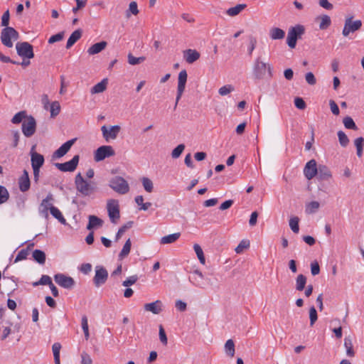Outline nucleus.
I'll use <instances>...</instances> for the list:
<instances>
[{
    "instance_id": "nucleus-27",
    "label": "nucleus",
    "mask_w": 364,
    "mask_h": 364,
    "mask_svg": "<svg viewBox=\"0 0 364 364\" xmlns=\"http://www.w3.org/2000/svg\"><path fill=\"white\" fill-rule=\"evenodd\" d=\"M269 36L272 40H282L285 36V32L282 28L273 27L269 30Z\"/></svg>"
},
{
    "instance_id": "nucleus-21",
    "label": "nucleus",
    "mask_w": 364,
    "mask_h": 364,
    "mask_svg": "<svg viewBox=\"0 0 364 364\" xmlns=\"http://www.w3.org/2000/svg\"><path fill=\"white\" fill-rule=\"evenodd\" d=\"M200 54L194 49H187L183 51V58L188 64H192L200 58Z\"/></svg>"
},
{
    "instance_id": "nucleus-14",
    "label": "nucleus",
    "mask_w": 364,
    "mask_h": 364,
    "mask_svg": "<svg viewBox=\"0 0 364 364\" xmlns=\"http://www.w3.org/2000/svg\"><path fill=\"white\" fill-rule=\"evenodd\" d=\"M54 280L59 286L68 289H72L75 284V280L71 277L61 273L56 274L54 276Z\"/></svg>"
},
{
    "instance_id": "nucleus-18",
    "label": "nucleus",
    "mask_w": 364,
    "mask_h": 364,
    "mask_svg": "<svg viewBox=\"0 0 364 364\" xmlns=\"http://www.w3.org/2000/svg\"><path fill=\"white\" fill-rule=\"evenodd\" d=\"M75 141H76V139H72L70 140L67 141L63 144H62L53 153V157H55V158L63 157L64 155H65L69 151V150L70 149L71 146L73 145V144L75 143Z\"/></svg>"
},
{
    "instance_id": "nucleus-36",
    "label": "nucleus",
    "mask_w": 364,
    "mask_h": 364,
    "mask_svg": "<svg viewBox=\"0 0 364 364\" xmlns=\"http://www.w3.org/2000/svg\"><path fill=\"white\" fill-rule=\"evenodd\" d=\"M306 284V277L304 274H299L296 279V289L303 291Z\"/></svg>"
},
{
    "instance_id": "nucleus-26",
    "label": "nucleus",
    "mask_w": 364,
    "mask_h": 364,
    "mask_svg": "<svg viewBox=\"0 0 364 364\" xmlns=\"http://www.w3.org/2000/svg\"><path fill=\"white\" fill-rule=\"evenodd\" d=\"M82 33V30L80 28L73 32L67 41L66 48H71L81 38Z\"/></svg>"
},
{
    "instance_id": "nucleus-43",
    "label": "nucleus",
    "mask_w": 364,
    "mask_h": 364,
    "mask_svg": "<svg viewBox=\"0 0 364 364\" xmlns=\"http://www.w3.org/2000/svg\"><path fill=\"white\" fill-rule=\"evenodd\" d=\"M128 63L132 65H135L143 63L146 58L144 56L136 58L132 53L128 54Z\"/></svg>"
},
{
    "instance_id": "nucleus-55",
    "label": "nucleus",
    "mask_w": 364,
    "mask_h": 364,
    "mask_svg": "<svg viewBox=\"0 0 364 364\" xmlns=\"http://www.w3.org/2000/svg\"><path fill=\"white\" fill-rule=\"evenodd\" d=\"M138 279H139V277L136 274L130 276L129 277H128L126 280H124L122 282V285L124 287H129L134 284L137 282Z\"/></svg>"
},
{
    "instance_id": "nucleus-57",
    "label": "nucleus",
    "mask_w": 364,
    "mask_h": 364,
    "mask_svg": "<svg viewBox=\"0 0 364 364\" xmlns=\"http://www.w3.org/2000/svg\"><path fill=\"white\" fill-rule=\"evenodd\" d=\"M28 255V249H22L20 250L18 253V255L16 257L15 262L21 261L23 259H26L27 256Z\"/></svg>"
},
{
    "instance_id": "nucleus-40",
    "label": "nucleus",
    "mask_w": 364,
    "mask_h": 364,
    "mask_svg": "<svg viewBox=\"0 0 364 364\" xmlns=\"http://www.w3.org/2000/svg\"><path fill=\"white\" fill-rule=\"evenodd\" d=\"M49 108H50V117L52 118L55 117L57 115L59 114V113L60 112V105L59 102H58V101L53 102L50 105Z\"/></svg>"
},
{
    "instance_id": "nucleus-54",
    "label": "nucleus",
    "mask_w": 364,
    "mask_h": 364,
    "mask_svg": "<svg viewBox=\"0 0 364 364\" xmlns=\"http://www.w3.org/2000/svg\"><path fill=\"white\" fill-rule=\"evenodd\" d=\"M309 318H310V325L311 326H313L314 324L315 323V322L318 319L317 311L314 306H311L309 309Z\"/></svg>"
},
{
    "instance_id": "nucleus-9",
    "label": "nucleus",
    "mask_w": 364,
    "mask_h": 364,
    "mask_svg": "<svg viewBox=\"0 0 364 364\" xmlns=\"http://www.w3.org/2000/svg\"><path fill=\"white\" fill-rule=\"evenodd\" d=\"M22 132L26 137L33 136L36 129V122L33 117L28 116L22 122Z\"/></svg>"
},
{
    "instance_id": "nucleus-32",
    "label": "nucleus",
    "mask_w": 364,
    "mask_h": 364,
    "mask_svg": "<svg viewBox=\"0 0 364 364\" xmlns=\"http://www.w3.org/2000/svg\"><path fill=\"white\" fill-rule=\"evenodd\" d=\"M247 7L245 4H237L234 7L228 9L226 14L230 16H235L239 14L243 9Z\"/></svg>"
},
{
    "instance_id": "nucleus-29",
    "label": "nucleus",
    "mask_w": 364,
    "mask_h": 364,
    "mask_svg": "<svg viewBox=\"0 0 364 364\" xmlns=\"http://www.w3.org/2000/svg\"><path fill=\"white\" fill-rule=\"evenodd\" d=\"M107 79L105 78L101 82L97 83L91 89L92 94L100 93L104 92L107 88Z\"/></svg>"
},
{
    "instance_id": "nucleus-61",
    "label": "nucleus",
    "mask_w": 364,
    "mask_h": 364,
    "mask_svg": "<svg viewBox=\"0 0 364 364\" xmlns=\"http://www.w3.org/2000/svg\"><path fill=\"white\" fill-rule=\"evenodd\" d=\"M305 80L310 85H314L316 83V79L311 72H309L305 75Z\"/></svg>"
},
{
    "instance_id": "nucleus-47",
    "label": "nucleus",
    "mask_w": 364,
    "mask_h": 364,
    "mask_svg": "<svg viewBox=\"0 0 364 364\" xmlns=\"http://www.w3.org/2000/svg\"><path fill=\"white\" fill-rule=\"evenodd\" d=\"M81 325H82V328L84 334H85V338L86 340H88L89 337H90V333H89L87 318L86 316H83L82 317Z\"/></svg>"
},
{
    "instance_id": "nucleus-48",
    "label": "nucleus",
    "mask_w": 364,
    "mask_h": 364,
    "mask_svg": "<svg viewBox=\"0 0 364 364\" xmlns=\"http://www.w3.org/2000/svg\"><path fill=\"white\" fill-rule=\"evenodd\" d=\"M9 198V191L4 186H0V204L6 203Z\"/></svg>"
},
{
    "instance_id": "nucleus-30",
    "label": "nucleus",
    "mask_w": 364,
    "mask_h": 364,
    "mask_svg": "<svg viewBox=\"0 0 364 364\" xmlns=\"http://www.w3.org/2000/svg\"><path fill=\"white\" fill-rule=\"evenodd\" d=\"M50 214L55 218H56L60 223L64 224V225L66 224V220L64 218L61 212L60 211V210L58 208H56L53 205H50Z\"/></svg>"
},
{
    "instance_id": "nucleus-31",
    "label": "nucleus",
    "mask_w": 364,
    "mask_h": 364,
    "mask_svg": "<svg viewBox=\"0 0 364 364\" xmlns=\"http://www.w3.org/2000/svg\"><path fill=\"white\" fill-rule=\"evenodd\" d=\"M132 242L130 238H129L124 243L122 250L119 252L118 255V258L119 260H122L124 257H126L130 252L131 250Z\"/></svg>"
},
{
    "instance_id": "nucleus-25",
    "label": "nucleus",
    "mask_w": 364,
    "mask_h": 364,
    "mask_svg": "<svg viewBox=\"0 0 364 364\" xmlns=\"http://www.w3.org/2000/svg\"><path fill=\"white\" fill-rule=\"evenodd\" d=\"M107 45V43L106 41H100L99 43H96L88 48L87 53L89 55L97 54L106 48Z\"/></svg>"
},
{
    "instance_id": "nucleus-38",
    "label": "nucleus",
    "mask_w": 364,
    "mask_h": 364,
    "mask_svg": "<svg viewBox=\"0 0 364 364\" xmlns=\"http://www.w3.org/2000/svg\"><path fill=\"white\" fill-rule=\"evenodd\" d=\"M225 351L226 354L231 358L235 355V343L232 339H229L226 341L225 344Z\"/></svg>"
},
{
    "instance_id": "nucleus-16",
    "label": "nucleus",
    "mask_w": 364,
    "mask_h": 364,
    "mask_svg": "<svg viewBox=\"0 0 364 364\" xmlns=\"http://www.w3.org/2000/svg\"><path fill=\"white\" fill-rule=\"evenodd\" d=\"M121 127L119 125L112 126L109 130L107 129L105 125L101 127L103 137L108 141L109 139H115L119 133Z\"/></svg>"
},
{
    "instance_id": "nucleus-39",
    "label": "nucleus",
    "mask_w": 364,
    "mask_h": 364,
    "mask_svg": "<svg viewBox=\"0 0 364 364\" xmlns=\"http://www.w3.org/2000/svg\"><path fill=\"white\" fill-rule=\"evenodd\" d=\"M134 222L133 221H128L126 224L122 225L117 231L116 235H115V241H118L122 235L129 228H131L133 226Z\"/></svg>"
},
{
    "instance_id": "nucleus-1",
    "label": "nucleus",
    "mask_w": 364,
    "mask_h": 364,
    "mask_svg": "<svg viewBox=\"0 0 364 364\" xmlns=\"http://www.w3.org/2000/svg\"><path fill=\"white\" fill-rule=\"evenodd\" d=\"M75 184L77 191L82 196L90 197L97 190V184L93 181H87L80 173L75 176Z\"/></svg>"
},
{
    "instance_id": "nucleus-5",
    "label": "nucleus",
    "mask_w": 364,
    "mask_h": 364,
    "mask_svg": "<svg viewBox=\"0 0 364 364\" xmlns=\"http://www.w3.org/2000/svg\"><path fill=\"white\" fill-rule=\"evenodd\" d=\"M109 186L119 194H126L129 191L127 181L121 176H114L109 180Z\"/></svg>"
},
{
    "instance_id": "nucleus-6",
    "label": "nucleus",
    "mask_w": 364,
    "mask_h": 364,
    "mask_svg": "<svg viewBox=\"0 0 364 364\" xmlns=\"http://www.w3.org/2000/svg\"><path fill=\"white\" fill-rule=\"evenodd\" d=\"M353 16H348L345 19V23L343 28L342 34L347 37L350 33H354L360 29L362 27L361 20L353 21Z\"/></svg>"
},
{
    "instance_id": "nucleus-42",
    "label": "nucleus",
    "mask_w": 364,
    "mask_h": 364,
    "mask_svg": "<svg viewBox=\"0 0 364 364\" xmlns=\"http://www.w3.org/2000/svg\"><path fill=\"white\" fill-rule=\"evenodd\" d=\"M343 124L346 129L357 130L358 127L356 126L355 122L350 117H346L343 120Z\"/></svg>"
},
{
    "instance_id": "nucleus-22",
    "label": "nucleus",
    "mask_w": 364,
    "mask_h": 364,
    "mask_svg": "<svg viewBox=\"0 0 364 364\" xmlns=\"http://www.w3.org/2000/svg\"><path fill=\"white\" fill-rule=\"evenodd\" d=\"M316 176L318 177V179L321 181L328 180L332 176L331 171L325 165L318 166Z\"/></svg>"
},
{
    "instance_id": "nucleus-49",
    "label": "nucleus",
    "mask_w": 364,
    "mask_h": 364,
    "mask_svg": "<svg viewBox=\"0 0 364 364\" xmlns=\"http://www.w3.org/2000/svg\"><path fill=\"white\" fill-rule=\"evenodd\" d=\"M338 137L341 146L346 147L348 144L349 139L343 131L338 132Z\"/></svg>"
},
{
    "instance_id": "nucleus-60",
    "label": "nucleus",
    "mask_w": 364,
    "mask_h": 364,
    "mask_svg": "<svg viewBox=\"0 0 364 364\" xmlns=\"http://www.w3.org/2000/svg\"><path fill=\"white\" fill-rule=\"evenodd\" d=\"M128 12L132 13L134 15H137L139 14V10L137 8V4L135 1H132L129 6V10L127 11V16H129V14Z\"/></svg>"
},
{
    "instance_id": "nucleus-58",
    "label": "nucleus",
    "mask_w": 364,
    "mask_h": 364,
    "mask_svg": "<svg viewBox=\"0 0 364 364\" xmlns=\"http://www.w3.org/2000/svg\"><path fill=\"white\" fill-rule=\"evenodd\" d=\"M63 37H64V32L63 31L59 32L57 34L52 36L48 39V43L52 44L55 42L60 41L63 38Z\"/></svg>"
},
{
    "instance_id": "nucleus-35",
    "label": "nucleus",
    "mask_w": 364,
    "mask_h": 364,
    "mask_svg": "<svg viewBox=\"0 0 364 364\" xmlns=\"http://www.w3.org/2000/svg\"><path fill=\"white\" fill-rule=\"evenodd\" d=\"M33 257L40 264H43L46 262V254L40 250H35L33 252Z\"/></svg>"
},
{
    "instance_id": "nucleus-63",
    "label": "nucleus",
    "mask_w": 364,
    "mask_h": 364,
    "mask_svg": "<svg viewBox=\"0 0 364 364\" xmlns=\"http://www.w3.org/2000/svg\"><path fill=\"white\" fill-rule=\"evenodd\" d=\"M81 364H92V360L90 355L85 351L81 353Z\"/></svg>"
},
{
    "instance_id": "nucleus-37",
    "label": "nucleus",
    "mask_w": 364,
    "mask_h": 364,
    "mask_svg": "<svg viewBox=\"0 0 364 364\" xmlns=\"http://www.w3.org/2000/svg\"><path fill=\"white\" fill-rule=\"evenodd\" d=\"M317 19L321 20L319 24V28L321 30H326L330 26L331 23V18L328 15H322L321 16H318Z\"/></svg>"
},
{
    "instance_id": "nucleus-8",
    "label": "nucleus",
    "mask_w": 364,
    "mask_h": 364,
    "mask_svg": "<svg viewBox=\"0 0 364 364\" xmlns=\"http://www.w3.org/2000/svg\"><path fill=\"white\" fill-rule=\"evenodd\" d=\"M107 209L109 218L112 223H117L120 218L118 201L114 199L108 200Z\"/></svg>"
},
{
    "instance_id": "nucleus-2",
    "label": "nucleus",
    "mask_w": 364,
    "mask_h": 364,
    "mask_svg": "<svg viewBox=\"0 0 364 364\" xmlns=\"http://www.w3.org/2000/svg\"><path fill=\"white\" fill-rule=\"evenodd\" d=\"M268 73L269 77H272V68L270 65L267 64L260 60V57H258L253 65V75L257 80H261L264 78L266 73Z\"/></svg>"
},
{
    "instance_id": "nucleus-53",
    "label": "nucleus",
    "mask_w": 364,
    "mask_h": 364,
    "mask_svg": "<svg viewBox=\"0 0 364 364\" xmlns=\"http://www.w3.org/2000/svg\"><path fill=\"white\" fill-rule=\"evenodd\" d=\"M26 198L23 196H20L16 198V205L19 210H23L26 208Z\"/></svg>"
},
{
    "instance_id": "nucleus-52",
    "label": "nucleus",
    "mask_w": 364,
    "mask_h": 364,
    "mask_svg": "<svg viewBox=\"0 0 364 364\" xmlns=\"http://www.w3.org/2000/svg\"><path fill=\"white\" fill-rule=\"evenodd\" d=\"M185 149V145L181 144L178 145L171 152V156L173 159L178 158Z\"/></svg>"
},
{
    "instance_id": "nucleus-24",
    "label": "nucleus",
    "mask_w": 364,
    "mask_h": 364,
    "mask_svg": "<svg viewBox=\"0 0 364 364\" xmlns=\"http://www.w3.org/2000/svg\"><path fill=\"white\" fill-rule=\"evenodd\" d=\"M87 229L91 230L94 228H100L103 225V220L96 215H90Z\"/></svg>"
},
{
    "instance_id": "nucleus-12",
    "label": "nucleus",
    "mask_w": 364,
    "mask_h": 364,
    "mask_svg": "<svg viewBox=\"0 0 364 364\" xmlns=\"http://www.w3.org/2000/svg\"><path fill=\"white\" fill-rule=\"evenodd\" d=\"M187 72L186 70H181L178 74V87H177V95L176 99V103L174 106V109L176 108L178 101L180 100L186 87V84L187 81Z\"/></svg>"
},
{
    "instance_id": "nucleus-64",
    "label": "nucleus",
    "mask_w": 364,
    "mask_h": 364,
    "mask_svg": "<svg viewBox=\"0 0 364 364\" xmlns=\"http://www.w3.org/2000/svg\"><path fill=\"white\" fill-rule=\"evenodd\" d=\"M294 105L299 109H304L306 107V102L301 97H296L294 99Z\"/></svg>"
},
{
    "instance_id": "nucleus-59",
    "label": "nucleus",
    "mask_w": 364,
    "mask_h": 364,
    "mask_svg": "<svg viewBox=\"0 0 364 364\" xmlns=\"http://www.w3.org/2000/svg\"><path fill=\"white\" fill-rule=\"evenodd\" d=\"M250 247V242L246 240H242L237 247L235 248L237 253H241L244 249H247Z\"/></svg>"
},
{
    "instance_id": "nucleus-56",
    "label": "nucleus",
    "mask_w": 364,
    "mask_h": 364,
    "mask_svg": "<svg viewBox=\"0 0 364 364\" xmlns=\"http://www.w3.org/2000/svg\"><path fill=\"white\" fill-rule=\"evenodd\" d=\"M233 90H234V87L232 85H224V86L221 87L218 90V93L220 95L224 96V95H226L230 93Z\"/></svg>"
},
{
    "instance_id": "nucleus-51",
    "label": "nucleus",
    "mask_w": 364,
    "mask_h": 364,
    "mask_svg": "<svg viewBox=\"0 0 364 364\" xmlns=\"http://www.w3.org/2000/svg\"><path fill=\"white\" fill-rule=\"evenodd\" d=\"M320 204L317 201H311L306 205V213L311 214L315 213L319 208Z\"/></svg>"
},
{
    "instance_id": "nucleus-10",
    "label": "nucleus",
    "mask_w": 364,
    "mask_h": 364,
    "mask_svg": "<svg viewBox=\"0 0 364 364\" xmlns=\"http://www.w3.org/2000/svg\"><path fill=\"white\" fill-rule=\"evenodd\" d=\"M79 160V155H75L69 161L65 163H55V166L63 172H73L76 169Z\"/></svg>"
},
{
    "instance_id": "nucleus-7",
    "label": "nucleus",
    "mask_w": 364,
    "mask_h": 364,
    "mask_svg": "<svg viewBox=\"0 0 364 364\" xmlns=\"http://www.w3.org/2000/svg\"><path fill=\"white\" fill-rule=\"evenodd\" d=\"M17 54L23 58L31 59L34 57L33 46L28 42H18L16 45Z\"/></svg>"
},
{
    "instance_id": "nucleus-28",
    "label": "nucleus",
    "mask_w": 364,
    "mask_h": 364,
    "mask_svg": "<svg viewBox=\"0 0 364 364\" xmlns=\"http://www.w3.org/2000/svg\"><path fill=\"white\" fill-rule=\"evenodd\" d=\"M203 279V275L202 272L198 269L195 270L193 272L192 277L189 278V280L196 287L200 288H203L200 280Z\"/></svg>"
},
{
    "instance_id": "nucleus-15",
    "label": "nucleus",
    "mask_w": 364,
    "mask_h": 364,
    "mask_svg": "<svg viewBox=\"0 0 364 364\" xmlns=\"http://www.w3.org/2000/svg\"><path fill=\"white\" fill-rule=\"evenodd\" d=\"M318 172V167L315 159H311L306 163L304 168V174L308 180L314 178Z\"/></svg>"
},
{
    "instance_id": "nucleus-50",
    "label": "nucleus",
    "mask_w": 364,
    "mask_h": 364,
    "mask_svg": "<svg viewBox=\"0 0 364 364\" xmlns=\"http://www.w3.org/2000/svg\"><path fill=\"white\" fill-rule=\"evenodd\" d=\"M299 219L298 217H294L289 220L290 228L295 233H298L299 231Z\"/></svg>"
},
{
    "instance_id": "nucleus-11",
    "label": "nucleus",
    "mask_w": 364,
    "mask_h": 364,
    "mask_svg": "<svg viewBox=\"0 0 364 364\" xmlns=\"http://www.w3.org/2000/svg\"><path fill=\"white\" fill-rule=\"evenodd\" d=\"M114 154V150L111 146L105 145L100 146L95 151L94 159L95 161L99 162L104 160L105 158L112 156Z\"/></svg>"
},
{
    "instance_id": "nucleus-19",
    "label": "nucleus",
    "mask_w": 364,
    "mask_h": 364,
    "mask_svg": "<svg viewBox=\"0 0 364 364\" xmlns=\"http://www.w3.org/2000/svg\"><path fill=\"white\" fill-rule=\"evenodd\" d=\"M144 309L146 311H150L154 314H159L163 311V303L161 300H156L151 303L145 304Z\"/></svg>"
},
{
    "instance_id": "nucleus-41",
    "label": "nucleus",
    "mask_w": 364,
    "mask_h": 364,
    "mask_svg": "<svg viewBox=\"0 0 364 364\" xmlns=\"http://www.w3.org/2000/svg\"><path fill=\"white\" fill-rule=\"evenodd\" d=\"M193 249H194V251L196 252V254L200 262L202 264H205V258L203 251L201 247L198 244H195L193 245Z\"/></svg>"
},
{
    "instance_id": "nucleus-23",
    "label": "nucleus",
    "mask_w": 364,
    "mask_h": 364,
    "mask_svg": "<svg viewBox=\"0 0 364 364\" xmlns=\"http://www.w3.org/2000/svg\"><path fill=\"white\" fill-rule=\"evenodd\" d=\"M32 167H41L44 164V157L42 154L36 151L31 153Z\"/></svg>"
},
{
    "instance_id": "nucleus-20",
    "label": "nucleus",
    "mask_w": 364,
    "mask_h": 364,
    "mask_svg": "<svg viewBox=\"0 0 364 364\" xmlns=\"http://www.w3.org/2000/svg\"><path fill=\"white\" fill-rule=\"evenodd\" d=\"M19 189L22 192H26L29 190L31 182L29 179L28 173L24 170L21 176L18 178Z\"/></svg>"
},
{
    "instance_id": "nucleus-45",
    "label": "nucleus",
    "mask_w": 364,
    "mask_h": 364,
    "mask_svg": "<svg viewBox=\"0 0 364 364\" xmlns=\"http://www.w3.org/2000/svg\"><path fill=\"white\" fill-rule=\"evenodd\" d=\"M142 185L144 186V190L148 193H151L154 189V185L151 180L149 178L143 177L141 179Z\"/></svg>"
},
{
    "instance_id": "nucleus-4",
    "label": "nucleus",
    "mask_w": 364,
    "mask_h": 364,
    "mask_svg": "<svg viewBox=\"0 0 364 364\" xmlns=\"http://www.w3.org/2000/svg\"><path fill=\"white\" fill-rule=\"evenodd\" d=\"M18 38V33L13 27H6L1 30V41L7 48H12L14 44L11 40L16 41Z\"/></svg>"
},
{
    "instance_id": "nucleus-46",
    "label": "nucleus",
    "mask_w": 364,
    "mask_h": 364,
    "mask_svg": "<svg viewBox=\"0 0 364 364\" xmlns=\"http://www.w3.org/2000/svg\"><path fill=\"white\" fill-rule=\"evenodd\" d=\"M53 284L51 278L48 275H42L40 280L33 284L34 287L38 285H51Z\"/></svg>"
},
{
    "instance_id": "nucleus-3",
    "label": "nucleus",
    "mask_w": 364,
    "mask_h": 364,
    "mask_svg": "<svg viewBox=\"0 0 364 364\" xmlns=\"http://www.w3.org/2000/svg\"><path fill=\"white\" fill-rule=\"evenodd\" d=\"M305 33V28L303 25L297 24L289 29L287 43L291 48H294L296 46V41L300 39Z\"/></svg>"
},
{
    "instance_id": "nucleus-17",
    "label": "nucleus",
    "mask_w": 364,
    "mask_h": 364,
    "mask_svg": "<svg viewBox=\"0 0 364 364\" xmlns=\"http://www.w3.org/2000/svg\"><path fill=\"white\" fill-rule=\"evenodd\" d=\"M53 196L51 193H48L46 198H44L39 206V213L44 215L46 218L48 216V210H50V205H53L52 201Z\"/></svg>"
},
{
    "instance_id": "nucleus-13",
    "label": "nucleus",
    "mask_w": 364,
    "mask_h": 364,
    "mask_svg": "<svg viewBox=\"0 0 364 364\" xmlns=\"http://www.w3.org/2000/svg\"><path fill=\"white\" fill-rule=\"evenodd\" d=\"M108 278V272L102 266H97L95 267V275L93 278V283L96 287H99L104 284Z\"/></svg>"
},
{
    "instance_id": "nucleus-62",
    "label": "nucleus",
    "mask_w": 364,
    "mask_h": 364,
    "mask_svg": "<svg viewBox=\"0 0 364 364\" xmlns=\"http://www.w3.org/2000/svg\"><path fill=\"white\" fill-rule=\"evenodd\" d=\"M159 339L161 342L166 346L168 343L167 336L166 332L161 325L159 326Z\"/></svg>"
},
{
    "instance_id": "nucleus-34",
    "label": "nucleus",
    "mask_w": 364,
    "mask_h": 364,
    "mask_svg": "<svg viewBox=\"0 0 364 364\" xmlns=\"http://www.w3.org/2000/svg\"><path fill=\"white\" fill-rule=\"evenodd\" d=\"M180 232H176L173 234L164 236L161 239V243L164 245L173 243L176 242L180 237Z\"/></svg>"
},
{
    "instance_id": "nucleus-44",
    "label": "nucleus",
    "mask_w": 364,
    "mask_h": 364,
    "mask_svg": "<svg viewBox=\"0 0 364 364\" xmlns=\"http://www.w3.org/2000/svg\"><path fill=\"white\" fill-rule=\"evenodd\" d=\"M27 117L26 112L25 111H21L18 113H16L12 118L11 122L13 124H19L21 122H23L24 119Z\"/></svg>"
},
{
    "instance_id": "nucleus-33",
    "label": "nucleus",
    "mask_w": 364,
    "mask_h": 364,
    "mask_svg": "<svg viewBox=\"0 0 364 364\" xmlns=\"http://www.w3.org/2000/svg\"><path fill=\"white\" fill-rule=\"evenodd\" d=\"M344 346L346 349V355L348 357H353L355 355V351L353 348L352 339L350 336L344 338Z\"/></svg>"
}]
</instances>
